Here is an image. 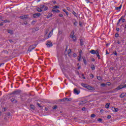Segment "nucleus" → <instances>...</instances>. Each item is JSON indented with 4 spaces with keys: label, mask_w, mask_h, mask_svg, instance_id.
<instances>
[{
    "label": "nucleus",
    "mask_w": 126,
    "mask_h": 126,
    "mask_svg": "<svg viewBox=\"0 0 126 126\" xmlns=\"http://www.w3.org/2000/svg\"><path fill=\"white\" fill-rule=\"evenodd\" d=\"M121 8H122V5H121L119 7H117L116 8V10H121Z\"/></svg>",
    "instance_id": "412c9836"
},
{
    "label": "nucleus",
    "mask_w": 126,
    "mask_h": 126,
    "mask_svg": "<svg viewBox=\"0 0 126 126\" xmlns=\"http://www.w3.org/2000/svg\"><path fill=\"white\" fill-rule=\"evenodd\" d=\"M123 88H126V84L121 83L116 89V90H121V89H123Z\"/></svg>",
    "instance_id": "f257e3e1"
},
{
    "label": "nucleus",
    "mask_w": 126,
    "mask_h": 126,
    "mask_svg": "<svg viewBox=\"0 0 126 126\" xmlns=\"http://www.w3.org/2000/svg\"><path fill=\"white\" fill-rule=\"evenodd\" d=\"M63 102H68V101H69V99L67 97H64L63 99Z\"/></svg>",
    "instance_id": "a211bd4d"
},
{
    "label": "nucleus",
    "mask_w": 126,
    "mask_h": 126,
    "mask_svg": "<svg viewBox=\"0 0 126 126\" xmlns=\"http://www.w3.org/2000/svg\"><path fill=\"white\" fill-rule=\"evenodd\" d=\"M7 32L11 35H13V31L11 30H7Z\"/></svg>",
    "instance_id": "ddd939ff"
},
{
    "label": "nucleus",
    "mask_w": 126,
    "mask_h": 126,
    "mask_svg": "<svg viewBox=\"0 0 126 126\" xmlns=\"http://www.w3.org/2000/svg\"><path fill=\"white\" fill-rule=\"evenodd\" d=\"M114 55H115V56H118V53H117V52L115 51L113 52Z\"/></svg>",
    "instance_id": "79ce46f5"
},
{
    "label": "nucleus",
    "mask_w": 126,
    "mask_h": 126,
    "mask_svg": "<svg viewBox=\"0 0 126 126\" xmlns=\"http://www.w3.org/2000/svg\"><path fill=\"white\" fill-rule=\"evenodd\" d=\"M37 105H38V106H39V107H41V106H40V104L39 103H37Z\"/></svg>",
    "instance_id": "338daca9"
},
{
    "label": "nucleus",
    "mask_w": 126,
    "mask_h": 126,
    "mask_svg": "<svg viewBox=\"0 0 126 126\" xmlns=\"http://www.w3.org/2000/svg\"><path fill=\"white\" fill-rule=\"evenodd\" d=\"M111 117H112V116H111V115H108L107 116V119H111Z\"/></svg>",
    "instance_id": "49530a36"
},
{
    "label": "nucleus",
    "mask_w": 126,
    "mask_h": 126,
    "mask_svg": "<svg viewBox=\"0 0 126 126\" xmlns=\"http://www.w3.org/2000/svg\"><path fill=\"white\" fill-rule=\"evenodd\" d=\"M70 53H71V50L70 49L68 50L67 54H68V56H69V57H70Z\"/></svg>",
    "instance_id": "5701e85b"
},
{
    "label": "nucleus",
    "mask_w": 126,
    "mask_h": 126,
    "mask_svg": "<svg viewBox=\"0 0 126 126\" xmlns=\"http://www.w3.org/2000/svg\"><path fill=\"white\" fill-rule=\"evenodd\" d=\"M112 110H113V112H115L116 113H117V112H118L119 111V109L116 108L114 107H112Z\"/></svg>",
    "instance_id": "f3484780"
},
{
    "label": "nucleus",
    "mask_w": 126,
    "mask_h": 126,
    "mask_svg": "<svg viewBox=\"0 0 126 126\" xmlns=\"http://www.w3.org/2000/svg\"><path fill=\"white\" fill-rule=\"evenodd\" d=\"M74 93L76 94V95H78L79 94V93H80V90H77V89L75 88L74 89Z\"/></svg>",
    "instance_id": "39448f33"
},
{
    "label": "nucleus",
    "mask_w": 126,
    "mask_h": 126,
    "mask_svg": "<svg viewBox=\"0 0 126 126\" xmlns=\"http://www.w3.org/2000/svg\"><path fill=\"white\" fill-rule=\"evenodd\" d=\"M72 13L73 14V15H74V16H75V17H77V14H76L74 11H73Z\"/></svg>",
    "instance_id": "b1692460"
},
{
    "label": "nucleus",
    "mask_w": 126,
    "mask_h": 126,
    "mask_svg": "<svg viewBox=\"0 0 126 126\" xmlns=\"http://www.w3.org/2000/svg\"><path fill=\"white\" fill-rule=\"evenodd\" d=\"M81 85H82V86H83V87H85V88H86V87H87V86H88V85H86L84 83H82Z\"/></svg>",
    "instance_id": "4be33fe9"
},
{
    "label": "nucleus",
    "mask_w": 126,
    "mask_h": 126,
    "mask_svg": "<svg viewBox=\"0 0 126 126\" xmlns=\"http://www.w3.org/2000/svg\"><path fill=\"white\" fill-rule=\"evenodd\" d=\"M21 92V90H16L15 91L12 92V94H14L15 95H17L18 94H19Z\"/></svg>",
    "instance_id": "20e7f679"
},
{
    "label": "nucleus",
    "mask_w": 126,
    "mask_h": 126,
    "mask_svg": "<svg viewBox=\"0 0 126 126\" xmlns=\"http://www.w3.org/2000/svg\"><path fill=\"white\" fill-rule=\"evenodd\" d=\"M36 22H37L36 21H32V25H34V24H35V23H36Z\"/></svg>",
    "instance_id": "c9c22d12"
},
{
    "label": "nucleus",
    "mask_w": 126,
    "mask_h": 126,
    "mask_svg": "<svg viewBox=\"0 0 126 126\" xmlns=\"http://www.w3.org/2000/svg\"><path fill=\"white\" fill-rule=\"evenodd\" d=\"M9 41L10 42V43H12L13 42L11 39H9Z\"/></svg>",
    "instance_id": "13d9d810"
},
{
    "label": "nucleus",
    "mask_w": 126,
    "mask_h": 126,
    "mask_svg": "<svg viewBox=\"0 0 126 126\" xmlns=\"http://www.w3.org/2000/svg\"><path fill=\"white\" fill-rule=\"evenodd\" d=\"M82 53V51H79V55H81V53Z\"/></svg>",
    "instance_id": "052dcab7"
},
{
    "label": "nucleus",
    "mask_w": 126,
    "mask_h": 126,
    "mask_svg": "<svg viewBox=\"0 0 126 126\" xmlns=\"http://www.w3.org/2000/svg\"><path fill=\"white\" fill-rule=\"evenodd\" d=\"M83 61L84 63H85V64H86L87 62H86V60L85 59V58H83Z\"/></svg>",
    "instance_id": "473e14b6"
},
{
    "label": "nucleus",
    "mask_w": 126,
    "mask_h": 126,
    "mask_svg": "<svg viewBox=\"0 0 126 126\" xmlns=\"http://www.w3.org/2000/svg\"><path fill=\"white\" fill-rule=\"evenodd\" d=\"M86 109V108H85V107H83V108H82V111H85Z\"/></svg>",
    "instance_id": "09e8293b"
},
{
    "label": "nucleus",
    "mask_w": 126,
    "mask_h": 126,
    "mask_svg": "<svg viewBox=\"0 0 126 126\" xmlns=\"http://www.w3.org/2000/svg\"><path fill=\"white\" fill-rule=\"evenodd\" d=\"M36 45H32L30 47L29 49L30 50V51L31 52L32 50H34L36 48Z\"/></svg>",
    "instance_id": "9d476101"
},
{
    "label": "nucleus",
    "mask_w": 126,
    "mask_h": 126,
    "mask_svg": "<svg viewBox=\"0 0 126 126\" xmlns=\"http://www.w3.org/2000/svg\"><path fill=\"white\" fill-rule=\"evenodd\" d=\"M52 12H57V13H60L61 11H60L59 9H52Z\"/></svg>",
    "instance_id": "2eb2a0df"
},
{
    "label": "nucleus",
    "mask_w": 126,
    "mask_h": 126,
    "mask_svg": "<svg viewBox=\"0 0 126 126\" xmlns=\"http://www.w3.org/2000/svg\"><path fill=\"white\" fill-rule=\"evenodd\" d=\"M11 101L12 102V103H17V100H15L14 98L11 99Z\"/></svg>",
    "instance_id": "aec40b11"
},
{
    "label": "nucleus",
    "mask_w": 126,
    "mask_h": 126,
    "mask_svg": "<svg viewBox=\"0 0 126 126\" xmlns=\"http://www.w3.org/2000/svg\"><path fill=\"white\" fill-rule=\"evenodd\" d=\"M76 56H77V55H76V54H75V53H74V54H73V57L74 58H75V57H76Z\"/></svg>",
    "instance_id": "a18cd8bd"
},
{
    "label": "nucleus",
    "mask_w": 126,
    "mask_h": 126,
    "mask_svg": "<svg viewBox=\"0 0 126 126\" xmlns=\"http://www.w3.org/2000/svg\"><path fill=\"white\" fill-rule=\"evenodd\" d=\"M53 110H56L57 109H58V106L57 105H55L53 107Z\"/></svg>",
    "instance_id": "58836bf2"
},
{
    "label": "nucleus",
    "mask_w": 126,
    "mask_h": 126,
    "mask_svg": "<svg viewBox=\"0 0 126 126\" xmlns=\"http://www.w3.org/2000/svg\"><path fill=\"white\" fill-rule=\"evenodd\" d=\"M86 103V101H81L78 102V105H79V106H83V105H84V104H85Z\"/></svg>",
    "instance_id": "423d86ee"
},
{
    "label": "nucleus",
    "mask_w": 126,
    "mask_h": 126,
    "mask_svg": "<svg viewBox=\"0 0 126 126\" xmlns=\"http://www.w3.org/2000/svg\"><path fill=\"white\" fill-rule=\"evenodd\" d=\"M45 33H46V35H47V34L49 33V29H47L46 30Z\"/></svg>",
    "instance_id": "a19ab883"
},
{
    "label": "nucleus",
    "mask_w": 126,
    "mask_h": 126,
    "mask_svg": "<svg viewBox=\"0 0 126 126\" xmlns=\"http://www.w3.org/2000/svg\"><path fill=\"white\" fill-rule=\"evenodd\" d=\"M100 113H104V110H103V109L100 110Z\"/></svg>",
    "instance_id": "864d4df0"
},
{
    "label": "nucleus",
    "mask_w": 126,
    "mask_h": 126,
    "mask_svg": "<svg viewBox=\"0 0 126 126\" xmlns=\"http://www.w3.org/2000/svg\"><path fill=\"white\" fill-rule=\"evenodd\" d=\"M97 122H100V123H102V122H103V119H102L101 118H98L97 119Z\"/></svg>",
    "instance_id": "2f4dec72"
},
{
    "label": "nucleus",
    "mask_w": 126,
    "mask_h": 126,
    "mask_svg": "<svg viewBox=\"0 0 126 126\" xmlns=\"http://www.w3.org/2000/svg\"><path fill=\"white\" fill-rule=\"evenodd\" d=\"M86 89L88 90H90V91H95V88L90 86L88 85V86L86 87Z\"/></svg>",
    "instance_id": "7ed1b4c3"
},
{
    "label": "nucleus",
    "mask_w": 126,
    "mask_h": 126,
    "mask_svg": "<svg viewBox=\"0 0 126 126\" xmlns=\"http://www.w3.org/2000/svg\"><path fill=\"white\" fill-rule=\"evenodd\" d=\"M124 18L125 17H123V19H122V22H125V21H126V20Z\"/></svg>",
    "instance_id": "c03bdc74"
},
{
    "label": "nucleus",
    "mask_w": 126,
    "mask_h": 126,
    "mask_svg": "<svg viewBox=\"0 0 126 126\" xmlns=\"http://www.w3.org/2000/svg\"><path fill=\"white\" fill-rule=\"evenodd\" d=\"M31 109L32 110H35V106L33 105H30Z\"/></svg>",
    "instance_id": "cd10ccee"
},
{
    "label": "nucleus",
    "mask_w": 126,
    "mask_h": 126,
    "mask_svg": "<svg viewBox=\"0 0 126 126\" xmlns=\"http://www.w3.org/2000/svg\"><path fill=\"white\" fill-rule=\"evenodd\" d=\"M85 1L87 2V3H88L90 2L89 0H85Z\"/></svg>",
    "instance_id": "3c124183"
},
{
    "label": "nucleus",
    "mask_w": 126,
    "mask_h": 126,
    "mask_svg": "<svg viewBox=\"0 0 126 126\" xmlns=\"http://www.w3.org/2000/svg\"><path fill=\"white\" fill-rule=\"evenodd\" d=\"M115 37H116V38H118V37H119V34H118V33L116 34Z\"/></svg>",
    "instance_id": "603ef678"
},
{
    "label": "nucleus",
    "mask_w": 126,
    "mask_h": 126,
    "mask_svg": "<svg viewBox=\"0 0 126 126\" xmlns=\"http://www.w3.org/2000/svg\"><path fill=\"white\" fill-rule=\"evenodd\" d=\"M40 8L41 9H44V7H45V5H40Z\"/></svg>",
    "instance_id": "ea45409f"
},
{
    "label": "nucleus",
    "mask_w": 126,
    "mask_h": 126,
    "mask_svg": "<svg viewBox=\"0 0 126 126\" xmlns=\"http://www.w3.org/2000/svg\"><path fill=\"white\" fill-rule=\"evenodd\" d=\"M63 12H65V13L67 16H68V13L67 11H66V10H65V9L64 8L63 9Z\"/></svg>",
    "instance_id": "6ab92c4d"
},
{
    "label": "nucleus",
    "mask_w": 126,
    "mask_h": 126,
    "mask_svg": "<svg viewBox=\"0 0 126 126\" xmlns=\"http://www.w3.org/2000/svg\"><path fill=\"white\" fill-rule=\"evenodd\" d=\"M90 53L92 55H96L97 54V50L95 51L94 50H91L90 51Z\"/></svg>",
    "instance_id": "6e6552de"
},
{
    "label": "nucleus",
    "mask_w": 126,
    "mask_h": 126,
    "mask_svg": "<svg viewBox=\"0 0 126 126\" xmlns=\"http://www.w3.org/2000/svg\"><path fill=\"white\" fill-rule=\"evenodd\" d=\"M82 77L84 79H85V77H84V75L82 74Z\"/></svg>",
    "instance_id": "680f3d73"
},
{
    "label": "nucleus",
    "mask_w": 126,
    "mask_h": 126,
    "mask_svg": "<svg viewBox=\"0 0 126 126\" xmlns=\"http://www.w3.org/2000/svg\"><path fill=\"white\" fill-rule=\"evenodd\" d=\"M52 35H53V30L50 32V33L47 37L45 36V38L49 39V38H50V37H52Z\"/></svg>",
    "instance_id": "0eeeda50"
},
{
    "label": "nucleus",
    "mask_w": 126,
    "mask_h": 126,
    "mask_svg": "<svg viewBox=\"0 0 126 126\" xmlns=\"http://www.w3.org/2000/svg\"><path fill=\"white\" fill-rule=\"evenodd\" d=\"M97 79H98V80H100V79H101V77H97Z\"/></svg>",
    "instance_id": "5fc2aeb1"
},
{
    "label": "nucleus",
    "mask_w": 126,
    "mask_h": 126,
    "mask_svg": "<svg viewBox=\"0 0 126 126\" xmlns=\"http://www.w3.org/2000/svg\"><path fill=\"white\" fill-rule=\"evenodd\" d=\"M46 46H47V47L48 48H50V47H52L53 46V43L50 41H49L48 42H47V43L46 44Z\"/></svg>",
    "instance_id": "9b49d317"
},
{
    "label": "nucleus",
    "mask_w": 126,
    "mask_h": 126,
    "mask_svg": "<svg viewBox=\"0 0 126 126\" xmlns=\"http://www.w3.org/2000/svg\"><path fill=\"white\" fill-rule=\"evenodd\" d=\"M44 9H43L44 11H46V10H48V7L44 6Z\"/></svg>",
    "instance_id": "f704fd0d"
},
{
    "label": "nucleus",
    "mask_w": 126,
    "mask_h": 126,
    "mask_svg": "<svg viewBox=\"0 0 126 126\" xmlns=\"http://www.w3.org/2000/svg\"><path fill=\"white\" fill-rule=\"evenodd\" d=\"M70 38H72L74 41H76V36L74 35V32H72L70 35Z\"/></svg>",
    "instance_id": "f03ea898"
},
{
    "label": "nucleus",
    "mask_w": 126,
    "mask_h": 126,
    "mask_svg": "<svg viewBox=\"0 0 126 126\" xmlns=\"http://www.w3.org/2000/svg\"><path fill=\"white\" fill-rule=\"evenodd\" d=\"M96 55L97 56L98 59L100 60L101 59V56H100V55H99V50L97 49L96 50Z\"/></svg>",
    "instance_id": "4468645a"
},
{
    "label": "nucleus",
    "mask_w": 126,
    "mask_h": 126,
    "mask_svg": "<svg viewBox=\"0 0 126 126\" xmlns=\"http://www.w3.org/2000/svg\"><path fill=\"white\" fill-rule=\"evenodd\" d=\"M90 77H92V78H94V75H93V74H91V75H90Z\"/></svg>",
    "instance_id": "8fccbe9b"
},
{
    "label": "nucleus",
    "mask_w": 126,
    "mask_h": 126,
    "mask_svg": "<svg viewBox=\"0 0 126 126\" xmlns=\"http://www.w3.org/2000/svg\"><path fill=\"white\" fill-rule=\"evenodd\" d=\"M106 85H108V86H110V85H111V83L108 82L107 84H106Z\"/></svg>",
    "instance_id": "de8ad7c7"
},
{
    "label": "nucleus",
    "mask_w": 126,
    "mask_h": 126,
    "mask_svg": "<svg viewBox=\"0 0 126 126\" xmlns=\"http://www.w3.org/2000/svg\"><path fill=\"white\" fill-rule=\"evenodd\" d=\"M37 10L38 11V12H42L43 11V10L41 8H37Z\"/></svg>",
    "instance_id": "393cba45"
},
{
    "label": "nucleus",
    "mask_w": 126,
    "mask_h": 126,
    "mask_svg": "<svg viewBox=\"0 0 126 126\" xmlns=\"http://www.w3.org/2000/svg\"><path fill=\"white\" fill-rule=\"evenodd\" d=\"M76 23H77V22H74V23H73V24H74V25L75 26H76Z\"/></svg>",
    "instance_id": "4d7b16f0"
},
{
    "label": "nucleus",
    "mask_w": 126,
    "mask_h": 126,
    "mask_svg": "<svg viewBox=\"0 0 126 126\" xmlns=\"http://www.w3.org/2000/svg\"><path fill=\"white\" fill-rule=\"evenodd\" d=\"M20 18L21 19H27V18H28V15L21 16H20Z\"/></svg>",
    "instance_id": "1a4fd4ad"
},
{
    "label": "nucleus",
    "mask_w": 126,
    "mask_h": 126,
    "mask_svg": "<svg viewBox=\"0 0 126 126\" xmlns=\"http://www.w3.org/2000/svg\"><path fill=\"white\" fill-rule=\"evenodd\" d=\"M56 8H60V6H54L53 7V9H56Z\"/></svg>",
    "instance_id": "bb28decb"
},
{
    "label": "nucleus",
    "mask_w": 126,
    "mask_h": 126,
    "mask_svg": "<svg viewBox=\"0 0 126 126\" xmlns=\"http://www.w3.org/2000/svg\"><path fill=\"white\" fill-rule=\"evenodd\" d=\"M106 85H107V84H105V83H102L101 84L100 86H102L103 87H105V86H106Z\"/></svg>",
    "instance_id": "4c0bfd02"
},
{
    "label": "nucleus",
    "mask_w": 126,
    "mask_h": 126,
    "mask_svg": "<svg viewBox=\"0 0 126 126\" xmlns=\"http://www.w3.org/2000/svg\"><path fill=\"white\" fill-rule=\"evenodd\" d=\"M40 15H41L40 13H37L33 14V17H34V18H35V17H40Z\"/></svg>",
    "instance_id": "f8f14e48"
},
{
    "label": "nucleus",
    "mask_w": 126,
    "mask_h": 126,
    "mask_svg": "<svg viewBox=\"0 0 126 126\" xmlns=\"http://www.w3.org/2000/svg\"><path fill=\"white\" fill-rule=\"evenodd\" d=\"M124 17H125V16H123L121 17V18L118 21V24H120V22H121V21L122 20V19H123V18H124Z\"/></svg>",
    "instance_id": "a878e982"
},
{
    "label": "nucleus",
    "mask_w": 126,
    "mask_h": 126,
    "mask_svg": "<svg viewBox=\"0 0 126 126\" xmlns=\"http://www.w3.org/2000/svg\"><path fill=\"white\" fill-rule=\"evenodd\" d=\"M120 98H125V97H126V94H125V93H122L120 95Z\"/></svg>",
    "instance_id": "dca6fc26"
},
{
    "label": "nucleus",
    "mask_w": 126,
    "mask_h": 126,
    "mask_svg": "<svg viewBox=\"0 0 126 126\" xmlns=\"http://www.w3.org/2000/svg\"><path fill=\"white\" fill-rule=\"evenodd\" d=\"M67 10H69V9H70V8L69 7H67Z\"/></svg>",
    "instance_id": "774afa93"
},
{
    "label": "nucleus",
    "mask_w": 126,
    "mask_h": 126,
    "mask_svg": "<svg viewBox=\"0 0 126 126\" xmlns=\"http://www.w3.org/2000/svg\"><path fill=\"white\" fill-rule=\"evenodd\" d=\"M80 46H83V41L82 39H80Z\"/></svg>",
    "instance_id": "c85d7f7f"
},
{
    "label": "nucleus",
    "mask_w": 126,
    "mask_h": 126,
    "mask_svg": "<svg viewBox=\"0 0 126 126\" xmlns=\"http://www.w3.org/2000/svg\"><path fill=\"white\" fill-rule=\"evenodd\" d=\"M117 44H118V45H121V42H120V41H118Z\"/></svg>",
    "instance_id": "6e6d98bb"
},
{
    "label": "nucleus",
    "mask_w": 126,
    "mask_h": 126,
    "mask_svg": "<svg viewBox=\"0 0 126 126\" xmlns=\"http://www.w3.org/2000/svg\"><path fill=\"white\" fill-rule=\"evenodd\" d=\"M59 16H60V17H63V15L62 14H60Z\"/></svg>",
    "instance_id": "37998d69"
},
{
    "label": "nucleus",
    "mask_w": 126,
    "mask_h": 126,
    "mask_svg": "<svg viewBox=\"0 0 126 126\" xmlns=\"http://www.w3.org/2000/svg\"><path fill=\"white\" fill-rule=\"evenodd\" d=\"M79 24L80 26H81L82 25V23H81V22H79Z\"/></svg>",
    "instance_id": "bf43d9fd"
},
{
    "label": "nucleus",
    "mask_w": 126,
    "mask_h": 126,
    "mask_svg": "<svg viewBox=\"0 0 126 126\" xmlns=\"http://www.w3.org/2000/svg\"><path fill=\"white\" fill-rule=\"evenodd\" d=\"M116 30H117V31H119L120 29H119V28H117V29H116Z\"/></svg>",
    "instance_id": "e2e57ef3"
},
{
    "label": "nucleus",
    "mask_w": 126,
    "mask_h": 126,
    "mask_svg": "<svg viewBox=\"0 0 126 126\" xmlns=\"http://www.w3.org/2000/svg\"><path fill=\"white\" fill-rule=\"evenodd\" d=\"M24 24H25V25H27V22H24Z\"/></svg>",
    "instance_id": "0e129e2a"
},
{
    "label": "nucleus",
    "mask_w": 126,
    "mask_h": 126,
    "mask_svg": "<svg viewBox=\"0 0 126 126\" xmlns=\"http://www.w3.org/2000/svg\"><path fill=\"white\" fill-rule=\"evenodd\" d=\"M81 55H79V56H78V60L79 62H80V61H81Z\"/></svg>",
    "instance_id": "7c9ffc66"
},
{
    "label": "nucleus",
    "mask_w": 126,
    "mask_h": 126,
    "mask_svg": "<svg viewBox=\"0 0 126 126\" xmlns=\"http://www.w3.org/2000/svg\"><path fill=\"white\" fill-rule=\"evenodd\" d=\"M95 117H96V115L94 114H92L91 115V118H95Z\"/></svg>",
    "instance_id": "72a5a7b5"
},
{
    "label": "nucleus",
    "mask_w": 126,
    "mask_h": 126,
    "mask_svg": "<svg viewBox=\"0 0 126 126\" xmlns=\"http://www.w3.org/2000/svg\"><path fill=\"white\" fill-rule=\"evenodd\" d=\"M110 107V103H107L105 105V108H106V109H109Z\"/></svg>",
    "instance_id": "c756f323"
},
{
    "label": "nucleus",
    "mask_w": 126,
    "mask_h": 126,
    "mask_svg": "<svg viewBox=\"0 0 126 126\" xmlns=\"http://www.w3.org/2000/svg\"><path fill=\"white\" fill-rule=\"evenodd\" d=\"M91 68H92V70H94L95 69V66H94V65H92Z\"/></svg>",
    "instance_id": "e433bc0d"
},
{
    "label": "nucleus",
    "mask_w": 126,
    "mask_h": 126,
    "mask_svg": "<svg viewBox=\"0 0 126 126\" xmlns=\"http://www.w3.org/2000/svg\"><path fill=\"white\" fill-rule=\"evenodd\" d=\"M58 34H62V32L59 31V33H58Z\"/></svg>",
    "instance_id": "69168bd1"
}]
</instances>
